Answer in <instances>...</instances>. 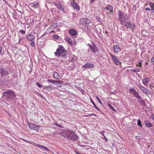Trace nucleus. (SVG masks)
<instances>
[{"label": "nucleus", "instance_id": "1", "mask_svg": "<svg viewBox=\"0 0 154 154\" xmlns=\"http://www.w3.org/2000/svg\"><path fill=\"white\" fill-rule=\"evenodd\" d=\"M64 133L69 139L73 140H77L78 139L77 136L73 131L66 130Z\"/></svg>", "mask_w": 154, "mask_h": 154}, {"label": "nucleus", "instance_id": "2", "mask_svg": "<svg viewBox=\"0 0 154 154\" xmlns=\"http://www.w3.org/2000/svg\"><path fill=\"white\" fill-rule=\"evenodd\" d=\"M66 51L64 50L63 46L62 45L59 46V48H58L55 52V55L56 56H60L61 54L63 53L66 54Z\"/></svg>", "mask_w": 154, "mask_h": 154}, {"label": "nucleus", "instance_id": "3", "mask_svg": "<svg viewBox=\"0 0 154 154\" xmlns=\"http://www.w3.org/2000/svg\"><path fill=\"white\" fill-rule=\"evenodd\" d=\"M3 94L4 95L7 96L9 98L14 99L16 97L14 92L12 90H9L8 91L4 92Z\"/></svg>", "mask_w": 154, "mask_h": 154}, {"label": "nucleus", "instance_id": "4", "mask_svg": "<svg viewBox=\"0 0 154 154\" xmlns=\"http://www.w3.org/2000/svg\"><path fill=\"white\" fill-rule=\"evenodd\" d=\"M80 22L82 23L83 24H85L87 26H89V24L91 23V20L86 18H82L80 20Z\"/></svg>", "mask_w": 154, "mask_h": 154}, {"label": "nucleus", "instance_id": "5", "mask_svg": "<svg viewBox=\"0 0 154 154\" xmlns=\"http://www.w3.org/2000/svg\"><path fill=\"white\" fill-rule=\"evenodd\" d=\"M109 54L111 56L113 61L116 65H119L121 64V62L119 61L116 57L111 53H109Z\"/></svg>", "mask_w": 154, "mask_h": 154}, {"label": "nucleus", "instance_id": "6", "mask_svg": "<svg viewBox=\"0 0 154 154\" xmlns=\"http://www.w3.org/2000/svg\"><path fill=\"white\" fill-rule=\"evenodd\" d=\"M125 26L127 29H134L135 27V25L130 21H128L126 22L125 24Z\"/></svg>", "mask_w": 154, "mask_h": 154}, {"label": "nucleus", "instance_id": "7", "mask_svg": "<svg viewBox=\"0 0 154 154\" xmlns=\"http://www.w3.org/2000/svg\"><path fill=\"white\" fill-rule=\"evenodd\" d=\"M0 72L2 76H6L8 74L7 70L2 68H0Z\"/></svg>", "mask_w": 154, "mask_h": 154}, {"label": "nucleus", "instance_id": "8", "mask_svg": "<svg viewBox=\"0 0 154 154\" xmlns=\"http://www.w3.org/2000/svg\"><path fill=\"white\" fill-rule=\"evenodd\" d=\"M29 5L32 8H37L39 7V4L38 2H33L29 4Z\"/></svg>", "mask_w": 154, "mask_h": 154}, {"label": "nucleus", "instance_id": "9", "mask_svg": "<svg viewBox=\"0 0 154 154\" xmlns=\"http://www.w3.org/2000/svg\"><path fill=\"white\" fill-rule=\"evenodd\" d=\"M26 38L29 41H32L33 40H35V37L34 35L31 34H29L26 36Z\"/></svg>", "mask_w": 154, "mask_h": 154}, {"label": "nucleus", "instance_id": "10", "mask_svg": "<svg viewBox=\"0 0 154 154\" xmlns=\"http://www.w3.org/2000/svg\"><path fill=\"white\" fill-rule=\"evenodd\" d=\"M94 67V64L91 63H86L84 65L82 66V67L84 68H93Z\"/></svg>", "mask_w": 154, "mask_h": 154}, {"label": "nucleus", "instance_id": "11", "mask_svg": "<svg viewBox=\"0 0 154 154\" xmlns=\"http://www.w3.org/2000/svg\"><path fill=\"white\" fill-rule=\"evenodd\" d=\"M119 20L125 19V16L123 12L120 11H119L118 12Z\"/></svg>", "mask_w": 154, "mask_h": 154}, {"label": "nucleus", "instance_id": "12", "mask_svg": "<svg viewBox=\"0 0 154 154\" xmlns=\"http://www.w3.org/2000/svg\"><path fill=\"white\" fill-rule=\"evenodd\" d=\"M139 87L140 89L144 92L146 94H149V90L145 87L142 86H139Z\"/></svg>", "mask_w": 154, "mask_h": 154}, {"label": "nucleus", "instance_id": "13", "mask_svg": "<svg viewBox=\"0 0 154 154\" xmlns=\"http://www.w3.org/2000/svg\"><path fill=\"white\" fill-rule=\"evenodd\" d=\"M71 5L73 7L77 10H79L80 8L78 4L75 2H72L71 3Z\"/></svg>", "mask_w": 154, "mask_h": 154}, {"label": "nucleus", "instance_id": "14", "mask_svg": "<svg viewBox=\"0 0 154 154\" xmlns=\"http://www.w3.org/2000/svg\"><path fill=\"white\" fill-rule=\"evenodd\" d=\"M114 51L116 53L119 52L121 50L119 45H116L114 46Z\"/></svg>", "mask_w": 154, "mask_h": 154}, {"label": "nucleus", "instance_id": "15", "mask_svg": "<svg viewBox=\"0 0 154 154\" xmlns=\"http://www.w3.org/2000/svg\"><path fill=\"white\" fill-rule=\"evenodd\" d=\"M48 82H50L52 83H63L62 81H58L55 80H51L50 79H48L47 81Z\"/></svg>", "mask_w": 154, "mask_h": 154}, {"label": "nucleus", "instance_id": "16", "mask_svg": "<svg viewBox=\"0 0 154 154\" xmlns=\"http://www.w3.org/2000/svg\"><path fill=\"white\" fill-rule=\"evenodd\" d=\"M65 40L70 44L72 45L73 43L72 40L69 37H66L65 38Z\"/></svg>", "mask_w": 154, "mask_h": 154}, {"label": "nucleus", "instance_id": "17", "mask_svg": "<svg viewBox=\"0 0 154 154\" xmlns=\"http://www.w3.org/2000/svg\"><path fill=\"white\" fill-rule=\"evenodd\" d=\"M69 32L71 35L73 36L76 35L77 34L76 31L73 29H70Z\"/></svg>", "mask_w": 154, "mask_h": 154}, {"label": "nucleus", "instance_id": "18", "mask_svg": "<svg viewBox=\"0 0 154 154\" xmlns=\"http://www.w3.org/2000/svg\"><path fill=\"white\" fill-rule=\"evenodd\" d=\"M149 82L148 78H145L142 80V83L144 85H146Z\"/></svg>", "mask_w": 154, "mask_h": 154}, {"label": "nucleus", "instance_id": "19", "mask_svg": "<svg viewBox=\"0 0 154 154\" xmlns=\"http://www.w3.org/2000/svg\"><path fill=\"white\" fill-rule=\"evenodd\" d=\"M28 126L32 130L34 129V127H36V125L29 122H28Z\"/></svg>", "mask_w": 154, "mask_h": 154}, {"label": "nucleus", "instance_id": "20", "mask_svg": "<svg viewBox=\"0 0 154 154\" xmlns=\"http://www.w3.org/2000/svg\"><path fill=\"white\" fill-rule=\"evenodd\" d=\"M58 24L57 23H54L51 24L50 25V26L49 27L48 29H53V28L57 27L58 26Z\"/></svg>", "mask_w": 154, "mask_h": 154}, {"label": "nucleus", "instance_id": "21", "mask_svg": "<svg viewBox=\"0 0 154 154\" xmlns=\"http://www.w3.org/2000/svg\"><path fill=\"white\" fill-rule=\"evenodd\" d=\"M54 79H58L60 78V76L57 73L54 72Z\"/></svg>", "mask_w": 154, "mask_h": 154}, {"label": "nucleus", "instance_id": "22", "mask_svg": "<svg viewBox=\"0 0 154 154\" xmlns=\"http://www.w3.org/2000/svg\"><path fill=\"white\" fill-rule=\"evenodd\" d=\"M144 123L147 127H152L153 126L152 124L149 122L148 121H146L144 122Z\"/></svg>", "mask_w": 154, "mask_h": 154}, {"label": "nucleus", "instance_id": "23", "mask_svg": "<svg viewBox=\"0 0 154 154\" xmlns=\"http://www.w3.org/2000/svg\"><path fill=\"white\" fill-rule=\"evenodd\" d=\"M44 89H46L48 91H50L53 90V88H52L50 85H48L47 86H45L43 87Z\"/></svg>", "mask_w": 154, "mask_h": 154}, {"label": "nucleus", "instance_id": "24", "mask_svg": "<svg viewBox=\"0 0 154 154\" xmlns=\"http://www.w3.org/2000/svg\"><path fill=\"white\" fill-rule=\"evenodd\" d=\"M77 58L76 56L74 55L73 56V57L70 60V62H74L77 61Z\"/></svg>", "mask_w": 154, "mask_h": 154}, {"label": "nucleus", "instance_id": "25", "mask_svg": "<svg viewBox=\"0 0 154 154\" xmlns=\"http://www.w3.org/2000/svg\"><path fill=\"white\" fill-rule=\"evenodd\" d=\"M133 72H139L140 71V69L138 68H135L131 70Z\"/></svg>", "mask_w": 154, "mask_h": 154}, {"label": "nucleus", "instance_id": "26", "mask_svg": "<svg viewBox=\"0 0 154 154\" xmlns=\"http://www.w3.org/2000/svg\"><path fill=\"white\" fill-rule=\"evenodd\" d=\"M106 9L109 10H112L113 9V7L110 5H107L106 7Z\"/></svg>", "mask_w": 154, "mask_h": 154}, {"label": "nucleus", "instance_id": "27", "mask_svg": "<svg viewBox=\"0 0 154 154\" xmlns=\"http://www.w3.org/2000/svg\"><path fill=\"white\" fill-rule=\"evenodd\" d=\"M91 102L92 103V104L94 106V107L96 109L98 110V111H99L100 110L97 107V106L96 105V104H95V103H94V102H93V101L91 99Z\"/></svg>", "mask_w": 154, "mask_h": 154}, {"label": "nucleus", "instance_id": "28", "mask_svg": "<svg viewBox=\"0 0 154 154\" xmlns=\"http://www.w3.org/2000/svg\"><path fill=\"white\" fill-rule=\"evenodd\" d=\"M90 49L94 53H95L97 51V49L96 48H93L91 45L90 46Z\"/></svg>", "mask_w": 154, "mask_h": 154}, {"label": "nucleus", "instance_id": "29", "mask_svg": "<svg viewBox=\"0 0 154 154\" xmlns=\"http://www.w3.org/2000/svg\"><path fill=\"white\" fill-rule=\"evenodd\" d=\"M108 106L113 111L115 112H116V110L115 109L113 108V107L112 106L111 104L109 103H108Z\"/></svg>", "mask_w": 154, "mask_h": 154}, {"label": "nucleus", "instance_id": "30", "mask_svg": "<svg viewBox=\"0 0 154 154\" xmlns=\"http://www.w3.org/2000/svg\"><path fill=\"white\" fill-rule=\"evenodd\" d=\"M40 128V126L36 125V127H34V129L33 130H35L37 131H38L39 129Z\"/></svg>", "mask_w": 154, "mask_h": 154}, {"label": "nucleus", "instance_id": "31", "mask_svg": "<svg viewBox=\"0 0 154 154\" xmlns=\"http://www.w3.org/2000/svg\"><path fill=\"white\" fill-rule=\"evenodd\" d=\"M134 94V97H136L137 98L140 96L139 93L137 91H136Z\"/></svg>", "mask_w": 154, "mask_h": 154}, {"label": "nucleus", "instance_id": "32", "mask_svg": "<svg viewBox=\"0 0 154 154\" xmlns=\"http://www.w3.org/2000/svg\"><path fill=\"white\" fill-rule=\"evenodd\" d=\"M130 91L131 93L134 94L136 91L134 89H130Z\"/></svg>", "mask_w": 154, "mask_h": 154}, {"label": "nucleus", "instance_id": "33", "mask_svg": "<svg viewBox=\"0 0 154 154\" xmlns=\"http://www.w3.org/2000/svg\"><path fill=\"white\" fill-rule=\"evenodd\" d=\"M137 125L138 126H140V127L142 126L141 121L140 119H138L137 120Z\"/></svg>", "mask_w": 154, "mask_h": 154}, {"label": "nucleus", "instance_id": "34", "mask_svg": "<svg viewBox=\"0 0 154 154\" xmlns=\"http://www.w3.org/2000/svg\"><path fill=\"white\" fill-rule=\"evenodd\" d=\"M142 60H140V61L139 62V65H138L137 64L136 66H138L139 67H141L142 66Z\"/></svg>", "mask_w": 154, "mask_h": 154}, {"label": "nucleus", "instance_id": "35", "mask_svg": "<svg viewBox=\"0 0 154 154\" xmlns=\"http://www.w3.org/2000/svg\"><path fill=\"white\" fill-rule=\"evenodd\" d=\"M119 20L120 22V23L122 25H123L124 23H125V21L123 20V19H120Z\"/></svg>", "mask_w": 154, "mask_h": 154}, {"label": "nucleus", "instance_id": "36", "mask_svg": "<svg viewBox=\"0 0 154 154\" xmlns=\"http://www.w3.org/2000/svg\"><path fill=\"white\" fill-rule=\"evenodd\" d=\"M41 147L44 149L45 150L48 151L49 150V149L48 148H47V147H45V146L42 145Z\"/></svg>", "mask_w": 154, "mask_h": 154}, {"label": "nucleus", "instance_id": "37", "mask_svg": "<svg viewBox=\"0 0 154 154\" xmlns=\"http://www.w3.org/2000/svg\"><path fill=\"white\" fill-rule=\"evenodd\" d=\"M33 145H34V146H37V147H38L39 148L41 147V146H42L41 145H39L38 144H36V143H33Z\"/></svg>", "mask_w": 154, "mask_h": 154}, {"label": "nucleus", "instance_id": "38", "mask_svg": "<svg viewBox=\"0 0 154 154\" xmlns=\"http://www.w3.org/2000/svg\"><path fill=\"white\" fill-rule=\"evenodd\" d=\"M149 5H150V7L151 8H153V7H154V5L153 3H152L151 2H149Z\"/></svg>", "mask_w": 154, "mask_h": 154}, {"label": "nucleus", "instance_id": "39", "mask_svg": "<svg viewBox=\"0 0 154 154\" xmlns=\"http://www.w3.org/2000/svg\"><path fill=\"white\" fill-rule=\"evenodd\" d=\"M31 45L32 46H34L35 45V43L33 41H31Z\"/></svg>", "mask_w": 154, "mask_h": 154}, {"label": "nucleus", "instance_id": "40", "mask_svg": "<svg viewBox=\"0 0 154 154\" xmlns=\"http://www.w3.org/2000/svg\"><path fill=\"white\" fill-rule=\"evenodd\" d=\"M36 85H37V86L39 88H41L42 87V85H41L38 82H37L36 83Z\"/></svg>", "mask_w": 154, "mask_h": 154}, {"label": "nucleus", "instance_id": "41", "mask_svg": "<svg viewBox=\"0 0 154 154\" xmlns=\"http://www.w3.org/2000/svg\"><path fill=\"white\" fill-rule=\"evenodd\" d=\"M137 98L138 99L139 101H143L142 98L140 96Z\"/></svg>", "mask_w": 154, "mask_h": 154}, {"label": "nucleus", "instance_id": "42", "mask_svg": "<svg viewBox=\"0 0 154 154\" xmlns=\"http://www.w3.org/2000/svg\"><path fill=\"white\" fill-rule=\"evenodd\" d=\"M54 38L56 39H58L59 38V36L57 35H54Z\"/></svg>", "mask_w": 154, "mask_h": 154}, {"label": "nucleus", "instance_id": "43", "mask_svg": "<svg viewBox=\"0 0 154 154\" xmlns=\"http://www.w3.org/2000/svg\"><path fill=\"white\" fill-rule=\"evenodd\" d=\"M96 98L98 100V101L99 102V103L101 104H102V103L101 101L100 100L99 98L98 97H97Z\"/></svg>", "mask_w": 154, "mask_h": 154}, {"label": "nucleus", "instance_id": "44", "mask_svg": "<svg viewBox=\"0 0 154 154\" xmlns=\"http://www.w3.org/2000/svg\"><path fill=\"white\" fill-rule=\"evenodd\" d=\"M19 32H20L22 34H25V31L23 30H21L19 31Z\"/></svg>", "mask_w": 154, "mask_h": 154}, {"label": "nucleus", "instance_id": "45", "mask_svg": "<svg viewBox=\"0 0 154 154\" xmlns=\"http://www.w3.org/2000/svg\"><path fill=\"white\" fill-rule=\"evenodd\" d=\"M54 125H55L56 126H57V127H60V128H61V127H61V125H60L58 124H57V123H55L54 124Z\"/></svg>", "mask_w": 154, "mask_h": 154}, {"label": "nucleus", "instance_id": "46", "mask_svg": "<svg viewBox=\"0 0 154 154\" xmlns=\"http://www.w3.org/2000/svg\"><path fill=\"white\" fill-rule=\"evenodd\" d=\"M104 131H101L100 132V133L101 134H102V135H103V136L104 137H105V135H104Z\"/></svg>", "mask_w": 154, "mask_h": 154}, {"label": "nucleus", "instance_id": "47", "mask_svg": "<svg viewBox=\"0 0 154 154\" xmlns=\"http://www.w3.org/2000/svg\"><path fill=\"white\" fill-rule=\"evenodd\" d=\"M149 88H152L154 87V86H153V84H150L149 85Z\"/></svg>", "mask_w": 154, "mask_h": 154}, {"label": "nucleus", "instance_id": "48", "mask_svg": "<svg viewBox=\"0 0 154 154\" xmlns=\"http://www.w3.org/2000/svg\"><path fill=\"white\" fill-rule=\"evenodd\" d=\"M103 139H104L107 142V139L105 137H105H104V138H103Z\"/></svg>", "mask_w": 154, "mask_h": 154}, {"label": "nucleus", "instance_id": "49", "mask_svg": "<svg viewBox=\"0 0 154 154\" xmlns=\"http://www.w3.org/2000/svg\"><path fill=\"white\" fill-rule=\"evenodd\" d=\"M145 10L146 11H150V9L149 8H146L145 9Z\"/></svg>", "mask_w": 154, "mask_h": 154}, {"label": "nucleus", "instance_id": "50", "mask_svg": "<svg viewBox=\"0 0 154 154\" xmlns=\"http://www.w3.org/2000/svg\"><path fill=\"white\" fill-rule=\"evenodd\" d=\"M2 49V47H0V54L1 53Z\"/></svg>", "mask_w": 154, "mask_h": 154}, {"label": "nucleus", "instance_id": "51", "mask_svg": "<svg viewBox=\"0 0 154 154\" xmlns=\"http://www.w3.org/2000/svg\"><path fill=\"white\" fill-rule=\"evenodd\" d=\"M89 116H96V115L94 114H90V115H89Z\"/></svg>", "mask_w": 154, "mask_h": 154}, {"label": "nucleus", "instance_id": "52", "mask_svg": "<svg viewBox=\"0 0 154 154\" xmlns=\"http://www.w3.org/2000/svg\"><path fill=\"white\" fill-rule=\"evenodd\" d=\"M51 33H55V31L54 30H52L51 31Z\"/></svg>", "mask_w": 154, "mask_h": 154}, {"label": "nucleus", "instance_id": "53", "mask_svg": "<svg viewBox=\"0 0 154 154\" xmlns=\"http://www.w3.org/2000/svg\"><path fill=\"white\" fill-rule=\"evenodd\" d=\"M89 115H85V116H85V117H89Z\"/></svg>", "mask_w": 154, "mask_h": 154}, {"label": "nucleus", "instance_id": "54", "mask_svg": "<svg viewBox=\"0 0 154 154\" xmlns=\"http://www.w3.org/2000/svg\"><path fill=\"white\" fill-rule=\"evenodd\" d=\"M152 12H154V9L153 8H152Z\"/></svg>", "mask_w": 154, "mask_h": 154}, {"label": "nucleus", "instance_id": "55", "mask_svg": "<svg viewBox=\"0 0 154 154\" xmlns=\"http://www.w3.org/2000/svg\"><path fill=\"white\" fill-rule=\"evenodd\" d=\"M39 95H38L40 96V97H43V95L42 94H39Z\"/></svg>", "mask_w": 154, "mask_h": 154}, {"label": "nucleus", "instance_id": "56", "mask_svg": "<svg viewBox=\"0 0 154 154\" xmlns=\"http://www.w3.org/2000/svg\"><path fill=\"white\" fill-rule=\"evenodd\" d=\"M75 153H76V154H80V153H79L78 152H76V151H75Z\"/></svg>", "mask_w": 154, "mask_h": 154}, {"label": "nucleus", "instance_id": "57", "mask_svg": "<svg viewBox=\"0 0 154 154\" xmlns=\"http://www.w3.org/2000/svg\"><path fill=\"white\" fill-rule=\"evenodd\" d=\"M148 62H146V63H145V64H146V65H147V64H148Z\"/></svg>", "mask_w": 154, "mask_h": 154}, {"label": "nucleus", "instance_id": "58", "mask_svg": "<svg viewBox=\"0 0 154 154\" xmlns=\"http://www.w3.org/2000/svg\"><path fill=\"white\" fill-rule=\"evenodd\" d=\"M110 11H110V12H113V11L112 10H110Z\"/></svg>", "mask_w": 154, "mask_h": 154}, {"label": "nucleus", "instance_id": "59", "mask_svg": "<svg viewBox=\"0 0 154 154\" xmlns=\"http://www.w3.org/2000/svg\"><path fill=\"white\" fill-rule=\"evenodd\" d=\"M81 146H82V147H84L85 146V145H81Z\"/></svg>", "mask_w": 154, "mask_h": 154}, {"label": "nucleus", "instance_id": "60", "mask_svg": "<svg viewBox=\"0 0 154 154\" xmlns=\"http://www.w3.org/2000/svg\"><path fill=\"white\" fill-rule=\"evenodd\" d=\"M39 94V93H38V92H37V93H36V94H38H38Z\"/></svg>", "mask_w": 154, "mask_h": 154}, {"label": "nucleus", "instance_id": "61", "mask_svg": "<svg viewBox=\"0 0 154 154\" xmlns=\"http://www.w3.org/2000/svg\"><path fill=\"white\" fill-rule=\"evenodd\" d=\"M92 1V2H93V1H94V0H91Z\"/></svg>", "mask_w": 154, "mask_h": 154}, {"label": "nucleus", "instance_id": "62", "mask_svg": "<svg viewBox=\"0 0 154 154\" xmlns=\"http://www.w3.org/2000/svg\"><path fill=\"white\" fill-rule=\"evenodd\" d=\"M106 33H107V32L106 31Z\"/></svg>", "mask_w": 154, "mask_h": 154}]
</instances>
